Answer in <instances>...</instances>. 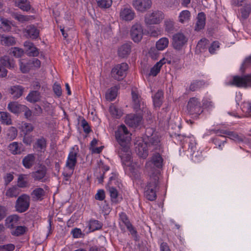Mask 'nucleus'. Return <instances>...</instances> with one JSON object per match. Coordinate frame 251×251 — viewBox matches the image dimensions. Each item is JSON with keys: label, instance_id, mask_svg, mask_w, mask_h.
<instances>
[{"label": "nucleus", "instance_id": "1", "mask_svg": "<svg viewBox=\"0 0 251 251\" xmlns=\"http://www.w3.org/2000/svg\"><path fill=\"white\" fill-rule=\"evenodd\" d=\"M152 130L151 128L147 129L146 132V137L144 138V144L140 146L138 145L137 151L139 155L143 158H146L148 156V151H154L160 149V139L158 136L155 133H151Z\"/></svg>", "mask_w": 251, "mask_h": 251}, {"label": "nucleus", "instance_id": "2", "mask_svg": "<svg viewBox=\"0 0 251 251\" xmlns=\"http://www.w3.org/2000/svg\"><path fill=\"white\" fill-rule=\"evenodd\" d=\"M159 172L158 170L151 172L150 175L149 181L145 188L144 195L149 201L156 199V189L158 185Z\"/></svg>", "mask_w": 251, "mask_h": 251}, {"label": "nucleus", "instance_id": "3", "mask_svg": "<svg viewBox=\"0 0 251 251\" xmlns=\"http://www.w3.org/2000/svg\"><path fill=\"white\" fill-rule=\"evenodd\" d=\"M131 134L128 131L127 127L124 125L118 127L115 132V137L117 141L125 151L128 150V145L130 140Z\"/></svg>", "mask_w": 251, "mask_h": 251}, {"label": "nucleus", "instance_id": "4", "mask_svg": "<svg viewBox=\"0 0 251 251\" xmlns=\"http://www.w3.org/2000/svg\"><path fill=\"white\" fill-rule=\"evenodd\" d=\"M164 18V15L161 11L154 10L147 14L145 16V23L146 25L160 24Z\"/></svg>", "mask_w": 251, "mask_h": 251}, {"label": "nucleus", "instance_id": "5", "mask_svg": "<svg viewBox=\"0 0 251 251\" xmlns=\"http://www.w3.org/2000/svg\"><path fill=\"white\" fill-rule=\"evenodd\" d=\"M30 199L29 196L23 194L19 196L15 203V209L20 213H23L27 210L30 205Z\"/></svg>", "mask_w": 251, "mask_h": 251}, {"label": "nucleus", "instance_id": "6", "mask_svg": "<svg viewBox=\"0 0 251 251\" xmlns=\"http://www.w3.org/2000/svg\"><path fill=\"white\" fill-rule=\"evenodd\" d=\"M128 66L126 63H122L115 66L111 70V76L115 79L121 80L126 75Z\"/></svg>", "mask_w": 251, "mask_h": 251}, {"label": "nucleus", "instance_id": "7", "mask_svg": "<svg viewBox=\"0 0 251 251\" xmlns=\"http://www.w3.org/2000/svg\"><path fill=\"white\" fill-rule=\"evenodd\" d=\"M187 110L191 115H199L202 112L201 103L195 98H191L187 104Z\"/></svg>", "mask_w": 251, "mask_h": 251}, {"label": "nucleus", "instance_id": "8", "mask_svg": "<svg viewBox=\"0 0 251 251\" xmlns=\"http://www.w3.org/2000/svg\"><path fill=\"white\" fill-rule=\"evenodd\" d=\"M131 4L136 11L143 13L151 7L152 1L151 0H133Z\"/></svg>", "mask_w": 251, "mask_h": 251}, {"label": "nucleus", "instance_id": "9", "mask_svg": "<svg viewBox=\"0 0 251 251\" xmlns=\"http://www.w3.org/2000/svg\"><path fill=\"white\" fill-rule=\"evenodd\" d=\"M187 38L181 33H177L173 36L172 45L177 50H180L187 42Z\"/></svg>", "mask_w": 251, "mask_h": 251}, {"label": "nucleus", "instance_id": "10", "mask_svg": "<svg viewBox=\"0 0 251 251\" xmlns=\"http://www.w3.org/2000/svg\"><path fill=\"white\" fill-rule=\"evenodd\" d=\"M135 16V13L132 9L127 5H124L120 10V18L122 20L130 21Z\"/></svg>", "mask_w": 251, "mask_h": 251}, {"label": "nucleus", "instance_id": "11", "mask_svg": "<svg viewBox=\"0 0 251 251\" xmlns=\"http://www.w3.org/2000/svg\"><path fill=\"white\" fill-rule=\"evenodd\" d=\"M143 30L142 25L139 24L134 25L130 30V35L135 42H139L142 38Z\"/></svg>", "mask_w": 251, "mask_h": 251}, {"label": "nucleus", "instance_id": "12", "mask_svg": "<svg viewBox=\"0 0 251 251\" xmlns=\"http://www.w3.org/2000/svg\"><path fill=\"white\" fill-rule=\"evenodd\" d=\"M142 117L141 116L130 114L128 115L125 119L126 124L132 127H136L141 123Z\"/></svg>", "mask_w": 251, "mask_h": 251}, {"label": "nucleus", "instance_id": "13", "mask_svg": "<svg viewBox=\"0 0 251 251\" xmlns=\"http://www.w3.org/2000/svg\"><path fill=\"white\" fill-rule=\"evenodd\" d=\"M47 169L45 166L41 165L39 169L31 173V176L35 181H41L44 182L43 179L47 174Z\"/></svg>", "mask_w": 251, "mask_h": 251}, {"label": "nucleus", "instance_id": "14", "mask_svg": "<svg viewBox=\"0 0 251 251\" xmlns=\"http://www.w3.org/2000/svg\"><path fill=\"white\" fill-rule=\"evenodd\" d=\"M25 91V88L20 85L12 86L9 89V93L13 99L16 100L21 97Z\"/></svg>", "mask_w": 251, "mask_h": 251}, {"label": "nucleus", "instance_id": "15", "mask_svg": "<svg viewBox=\"0 0 251 251\" xmlns=\"http://www.w3.org/2000/svg\"><path fill=\"white\" fill-rule=\"evenodd\" d=\"M0 62L4 67L10 70H14L16 67L14 59L7 55L1 57Z\"/></svg>", "mask_w": 251, "mask_h": 251}, {"label": "nucleus", "instance_id": "16", "mask_svg": "<svg viewBox=\"0 0 251 251\" xmlns=\"http://www.w3.org/2000/svg\"><path fill=\"white\" fill-rule=\"evenodd\" d=\"M119 216L120 220V225H121V222H122L126 226L131 234H136L137 231L131 225L127 215L125 213L122 212L120 214Z\"/></svg>", "mask_w": 251, "mask_h": 251}, {"label": "nucleus", "instance_id": "17", "mask_svg": "<svg viewBox=\"0 0 251 251\" xmlns=\"http://www.w3.org/2000/svg\"><path fill=\"white\" fill-rule=\"evenodd\" d=\"M249 82V79L246 76L240 77L234 76L233 80L229 83L230 85H235L238 87H246Z\"/></svg>", "mask_w": 251, "mask_h": 251}, {"label": "nucleus", "instance_id": "18", "mask_svg": "<svg viewBox=\"0 0 251 251\" xmlns=\"http://www.w3.org/2000/svg\"><path fill=\"white\" fill-rule=\"evenodd\" d=\"M19 217L16 215L8 216L5 220V225L10 229L14 228L19 224Z\"/></svg>", "mask_w": 251, "mask_h": 251}, {"label": "nucleus", "instance_id": "19", "mask_svg": "<svg viewBox=\"0 0 251 251\" xmlns=\"http://www.w3.org/2000/svg\"><path fill=\"white\" fill-rule=\"evenodd\" d=\"M77 153L74 151H71L69 154L66 166L71 170H74L75 169L77 162Z\"/></svg>", "mask_w": 251, "mask_h": 251}, {"label": "nucleus", "instance_id": "20", "mask_svg": "<svg viewBox=\"0 0 251 251\" xmlns=\"http://www.w3.org/2000/svg\"><path fill=\"white\" fill-rule=\"evenodd\" d=\"M15 6L18 7L24 11H28L30 10L31 6L28 0H13Z\"/></svg>", "mask_w": 251, "mask_h": 251}, {"label": "nucleus", "instance_id": "21", "mask_svg": "<svg viewBox=\"0 0 251 251\" xmlns=\"http://www.w3.org/2000/svg\"><path fill=\"white\" fill-rule=\"evenodd\" d=\"M131 43L123 44L118 50V54L120 57L125 58L131 52Z\"/></svg>", "mask_w": 251, "mask_h": 251}, {"label": "nucleus", "instance_id": "22", "mask_svg": "<svg viewBox=\"0 0 251 251\" xmlns=\"http://www.w3.org/2000/svg\"><path fill=\"white\" fill-rule=\"evenodd\" d=\"M35 156L33 154H28L22 160V164L26 169H30L35 162Z\"/></svg>", "mask_w": 251, "mask_h": 251}, {"label": "nucleus", "instance_id": "23", "mask_svg": "<svg viewBox=\"0 0 251 251\" xmlns=\"http://www.w3.org/2000/svg\"><path fill=\"white\" fill-rule=\"evenodd\" d=\"M25 35L32 39L37 38L39 34V30L33 25H29L26 26L25 29Z\"/></svg>", "mask_w": 251, "mask_h": 251}, {"label": "nucleus", "instance_id": "24", "mask_svg": "<svg viewBox=\"0 0 251 251\" xmlns=\"http://www.w3.org/2000/svg\"><path fill=\"white\" fill-rule=\"evenodd\" d=\"M29 186L28 181V175L25 174H20L17 179V186L18 188H25Z\"/></svg>", "mask_w": 251, "mask_h": 251}, {"label": "nucleus", "instance_id": "25", "mask_svg": "<svg viewBox=\"0 0 251 251\" xmlns=\"http://www.w3.org/2000/svg\"><path fill=\"white\" fill-rule=\"evenodd\" d=\"M45 195V191L42 188H35L31 193V196L33 200L41 201Z\"/></svg>", "mask_w": 251, "mask_h": 251}, {"label": "nucleus", "instance_id": "26", "mask_svg": "<svg viewBox=\"0 0 251 251\" xmlns=\"http://www.w3.org/2000/svg\"><path fill=\"white\" fill-rule=\"evenodd\" d=\"M205 25V15L204 13H199L197 17V21L195 26V30L199 31L203 28Z\"/></svg>", "mask_w": 251, "mask_h": 251}, {"label": "nucleus", "instance_id": "27", "mask_svg": "<svg viewBox=\"0 0 251 251\" xmlns=\"http://www.w3.org/2000/svg\"><path fill=\"white\" fill-rule=\"evenodd\" d=\"M22 144L17 142H13L9 144L8 149L11 153L14 155L20 154L22 151Z\"/></svg>", "mask_w": 251, "mask_h": 251}, {"label": "nucleus", "instance_id": "28", "mask_svg": "<svg viewBox=\"0 0 251 251\" xmlns=\"http://www.w3.org/2000/svg\"><path fill=\"white\" fill-rule=\"evenodd\" d=\"M25 108V106L19 104L17 102H11L8 105L9 110L14 113H18L22 110L24 111V109Z\"/></svg>", "mask_w": 251, "mask_h": 251}, {"label": "nucleus", "instance_id": "29", "mask_svg": "<svg viewBox=\"0 0 251 251\" xmlns=\"http://www.w3.org/2000/svg\"><path fill=\"white\" fill-rule=\"evenodd\" d=\"M20 190L16 186H13L7 189L5 192V196L8 198H16L20 194Z\"/></svg>", "mask_w": 251, "mask_h": 251}, {"label": "nucleus", "instance_id": "30", "mask_svg": "<svg viewBox=\"0 0 251 251\" xmlns=\"http://www.w3.org/2000/svg\"><path fill=\"white\" fill-rule=\"evenodd\" d=\"M163 98V92L161 90H158L157 92L152 97L153 104L155 107L159 108L162 103V99Z\"/></svg>", "mask_w": 251, "mask_h": 251}, {"label": "nucleus", "instance_id": "31", "mask_svg": "<svg viewBox=\"0 0 251 251\" xmlns=\"http://www.w3.org/2000/svg\"><path fill=\"white\" fill-rule=\"evenodd\" d=\"M1 44L2 45L10 46L14 45L16 44L15 39L12 36H5L4 35H1Z\"/></svg>", "mask_w": 251, "mask_h": 251}, {"label": "nucleus", "instance_id": "32", "mask_svg": "<svg viewBox=\"0 0 251 251\" xmlns=\"http://www.w3.org/2000/svg\"><path fill=\"white\" fill-rule=\"evenodd\" d=\"M40 93L35 90L30 92L26 98V100L30 102H35L40 100Z\"/></svg>", "mask_w": 251, "mask_h": 251}, {"label": "nucleus", "instance_id": "33", "mask_svg": "<svg viewBox=\"0 0 251 251\" xmlns=\"http://www.w3.org/2000/svg\"><path fill=\"white\" fill-rule=\"evenodd\" d=\"M27 230V228L25 226H17L11 231V233L13 236H20L24 234Z\"/></svg>", "mask_w": 251, "mask_h": 251}, {"label": "nucleus", "instance_id": "34", "mask_svg": "<svg viewBox=\"0 0 251 251\" xmlns=\"http://www.w3.org/2000/svg\"><path fill=\"white\" fill-rule=\"evenodd\" d=\"M118 87L114 86L109 89L105 94V98L107 100L112 101L114 100L117 94Z\"/></svg>", "mask_w": 251, "mask_h": 251}, {"label": "nucleus", "instance_id": "35", "mask_svg": "<svg viewBox=\"0 0 251 251\" xmlns=\"http://www.w3.org/2000/svg\"><path fill=\"white\" fill-rule=\"evenodd\" d=\"M169 45V39L166 37L160 39L156 43V47L158 50H162L166 48Z\"/></svg>", "mask_w": 251, "mask_h": 251}, {"label": "nucleus", "instance_id": "36", "mask_svg": "<svg viewBox=\"0 0 251 251\" xmlns=\"http://www.w3.org/2000/svg\"><path fill=\"white\" fill-rule=\"evenodd\" d=\"M118 154L121 159L125 161H130L131 159V156L129 151V147L128 146V150L127 151H125L123 150V147L120 146V149L118 151Z\"/></svg>", "mask_w": 251, "mask_h": 251}, {"label": "nucleus", "instance_id": "37", "mask_svg": "<svg viewBox=\"0 0 251 251\" xmlns=\"http://www.w3.org/2000/svg\"><path fill=\"white\" fill-rule=\"evenodd\" d=\"M109 112L112 116L116 118H120L123 115L122 110L114 105H111L109 107Z\"/></svg>", "mask_w": 251, "mask_h": 251}, {"label": "nucleus", "instance_id": "38", "mask_svg": "<svg viewBox=\"0 0 251 251\" xmlns=\"http://www.w3.org/2000/svg\"><path fill=\"white\" fill-rule=\"evenodd\" d=\"M0 120L2 123L6 125L12 124V121L10 114L6 112H0Z\"/></svg>", "mask_w": 251, "mask_h": 251}, {"label": "nucleus", "instance_id": "39", "mask_svg": "<svg viewBox=\"0 0 251 251\" xmlns=\"http://www.w3.org/2000/svg\"><path fill=\"white\" fill-rule=\"evenodd\" d=\"M11 16L14 19L21 23L27 22L31 19V16H30L23 15L18 13H12Z\"/></svg>", "mask_w": 251, "mask_h": 251}, {"label": "nucleus", "instance_id": "40", "mask_svg": "<svg viewBox=\"0 0 251 251\" xmlns=\"http://www.w3.org/2000/svg\"><path fill=\"white\" fill-rule=\"evenodd\" d=\"M151 163L157 168H161L163 163V159L161 155L159 153L154 154L152 156Z\"/></svg>", "mask_w": 251, "mask_h": 251}, {"label": "nucleus", "instance_id": "41", "mask_svg": "<svg viewBox=\"0 0 251 251\" xmlns=\"http://www.w3.org/2000/svg\"><path fill=\"white\" fill-rule=\"evenodd\" d=\"M34 148L36 149L38 151H42L46 147V141L44 138L38 139L34 146Z\"/></svg>", "mask_w": 251, "mask_h": 251}, {"label": "nucleus", "instance_id": "42", "mask_svg": "<svg viewBox=\"0 0 251 251\" xmlns=\"http://www.w3.org/2000/svg\"><path fill=\"white\" fill-rule=\"evenodd\" d=\"M190 17V12L188 10H183L180 12L179 15V21L183 23L185 22L188 21Z\"/></svg>", "mask_w": 251, "mask_h": 251}, {"label": "nucleus", "instance_id": "43", "mask_svg": "<svg viewBox=\"0 0 251 251\" xmlns=\"http://www.w3.org/2000/svg\"><path fill=\"white\" fill-rule=\"evenodd\" d=\"M102 224L98 220H91L89 224V229L91 231H95L100 229Z\"/></svg>", "mask_w": 251, "mask_h": 251}, {"label": "nucleus", "instance_id": "44", "mask_svg": "<svg viewBox=\"0 0 251 251\" xmlns=\"http://www.w3.org/2000/svg\"><path fill=\"white\" fill-rule=\"evenodd\" d=\"M0 21L1 22V25L3 27V31H9L11 29V22L8 20L4 18L3 17H0Z\"/></svg>", "mask_w": 251, "mask_h": 251}, {"label": "nucleus", "instance_id": "45", "mask_svg": "<svg viewBox=\"0 0 251 251\" xmlns=\"http://www.w3.org/2000/svg\"><path fill=\"white\" fill-rule=\"evenodd\" d=\"M7 138L9 140H12L14 139L17 136V130L14 127H10L7 130Z\"/></svg>", "mask_w": 251, "mask_h": 251}, {"label": "nucleus", "instance_id": "46", "mask_svg": "<svg viewBox=\"0 0 251 251\" xmlns=\"http://www.w3.org/2000/svg\"><path fill=\"white\" fill-rule=\"evenodd\" d=\"M98 5L102 8L110 7L112 3V0H96Z\"/></svg>", "mask_w": 251, "mask_h": 251}, {"label": "nucleus", "instance_id": "47", "mask_svg": "<svg viewBox=\"0 0 251 251\" xmlns=\"http://www.w3.org/2000/svg\"><path fill=\"white\" fill-rule=\"evenodd\" d=\"M10 53L12 54L15 57L19 58L23 55L24 50L22 49L17 47H14L11 48Z\"/></svg>", "mask_w": 251, "mask_h": 251}, {"label": "nucleus", "instance_id": "48", "mask_svg": "<svg viewBox=\"0 0 251 251\" xmlns=\"http://www.w3.org/2000/svg\"><path fill=\"white\" fill-rule=\"evenodd\" d=\"M133 102V108L136 111L141 110L143 111L144 108V105L143 102L142 101L141 99H139L138 100H136Z\"/></svg>", "mask_w": 251, "mask_h": 251}, {"label": "nucleus", "instance_id": "49", "mask_svg": "<svg viewBox=\"0 0 251 251\" xmlns=\"http://www.w3.org/2000/svg\"><path fill=\"white\" fill-rule=\"evenodd\" d=\"M133 102V108L136 111L141 110L143 111L144 108V105L143 102L142 101L141 99H139L138 100H136Z\"/></svg>", "mask_w": 251, "mask_h": 251}, {"label": "nucleus", "instance_id": "50", "mask_svg": "<svg viewBox=\"0 0 251 251\" xmlns=\"http://www.w3.org/2000/svg\"><path fill=\"white\" fill-rule=\"evenodd\" d=\"M133 102V108L136 111L141 110L143 111L144 108V105L143 102L142 101L141 99H139L138 100H136Z\"/></svg>", "mask_w": 251, "mask_h": 251}, {"label": "nucleus", "instance_id": "51", "mask_svg": "<svg viewBox=\"0 0 251 251\" xmlns=\"http://www.w3.org/2000/svg\"><path fill=\"white\" fill-rule=\"evenodd\" d=\"M28 65L30 66V68L38 69L40 67L41 61L37 58H32L28 61Z\"/></svg>", "mask_w": 251, "mask_h": 251}, {"label": "nucleus", "instance_id": "52", "mask_svg": "<svg viewBox=\"0 0 251 251\" xmlns=\"http://www.w3.org/2000/svg\"><path fill=\"white\" fill-rule=\"evenodd\" d=\"M203 85V82L201 81H196L192 83L189 89L192 91H195L201 88Z\"/></svg>", "mask_w": 251, "mask_h": 251}, {"label": "nucleus", "instance_id": "53", "mask_svg": "<svg viewBox=\"0 0 251 251\" xmlns=\"http://www.w3.org/2000/svg\"><path fill=\"white\" fill-rule=\"evenodd\" d=\"M165 30L168 32H172L174 29V22L171 20H167L165 22Z\"/></svg>", "mask_w": 251, "mask_h": 251}, {"label": "nucleus", "instance_id": "54", "mask_svg": "<svg viewBox=\"0 0 251 251\" xmlns=\"http://www.w3.org/2000/svg\"><path fill=\"white\" fill-rule=\"evenodd\" d=\"M109 192L112 201L114 202H116L117 201L116 199H117V198L118 195V192L116 188H115L113 187H111L109 188Z\"/></svg>", "mask_w": 251, "mask_h": 251}, {"label": "nucleus", "instance_id": "55", "mask_svg": "<svg viewBox=\"0 0 251 251\" xmlns=\"http://www.w3.org/2000/svg\"><path fill=\"white\" fill-rule=\"evenodd\" d=\"M30 69V66L28 65V62L26 64H25L21 60H20V69L23 73H26L28 72Z\"/></svg>", "mask_w": 251, "mask_h": 251}, {"label": "nucleus", "instance_id": "56", "mask_svg": "<svg viewBox=\"0 0 251 251\" xmlns=\"http://www.w3.org/2000/svg\"><path fill=\"white\" fill-rule=\"evenodd\" d=\"M15 249V245L12 244L0 246V251H13Z\"/></svg>", "mask_w": 251, "mask_h": 251}, {"label": "nucleus", "instance_id": "57", "mask_svg": "<svg viewBox=\"0 0 251 251\" xmlns=\"http://www.w3.org/2000/svg\"><path fill=\"white\" fill-rule=\"evenodd\" d=\"M160 67L158 65V64H155V65L151 69L149 75L152 76H156L160 71Z\"/></svg>", "mask_w": 251, "mask_h": 251}, {"label": "nucleus", "instance_id": "58", "mask_svg": "<svg viewBox=\"0 0 251 251\" xmlns=\"http://www.w3.org/2000/svg\"><path fill=\"white\" fill-rule=\"evenodd\" d=\"M250 12V7L242 8L241 9V17L244 19H246L249 16Z\"/></svg>", "mask_w": 251, "mask_h": 251}, {"label": "nucleus", "instance_id": "59", "mask_svg": "<svg viewBox=\"0 0 251 251\" xmlns=\"http://www.w3.org/2000/svg\"><path fill=\"white\" fill-rule=\"evenodd\" d=\"M24 131L26 132V133L31 132L34 128L33 126L30 123H24L23 126Z\"/></svg>", "mask_w": 251, "mask_h": 251}, {"label": "nucleus", "instance_id": "60", "mask_svg": "<svg viewBox=\"0 0 251 251\" xmlns=\"http://www.w3.org/2000/svg\"><path fill=\"white\" fill-rule=\"evenodd\" d=\"M38 49L35 46L33 47L32 49L27 51V54L29 56H37L39 55Z\"/></svg>", "mask_w": 251, "mask_h": 251}, {"label": "nucleus", "instance_id": "61", "mask_svg": "<svg viewBox=\"0 0 251 251\" xmlns=\"http://www.w3.org/2000/svg\"><path fill=\"white\" fill-rule=\"evenodd\" d=\"M105 198V193L103 190H99L95 195V199L97 200L102 201Z\"/></svg>", "mask_w": 251, "mask_h": 251}, {"label": "nucleus", "instance_id": "62", "mask_svg": "<svg viewBox=\"0 0 251 251\" xmlns=\"http://www.w3.org/2000/svg\"><path fill=\"white\" fill-rule=\"evenodd\" d=\"M208 40L206 39H201L198 43L197 45V48L200 50L204 49L206 46L207 45Z\"/></svg>", "mask_w": 251, "mask_h": 251}, {"label": "nucleus", "instance_id": "63", "mask_svg": "<svg viewBox=\"0 0 251 251\" xmlns=\"http://www.w3.org/2000/svg\"><path fill=\"white\" fill-rule=\"evenodd\" d=\"M227 135H228L229 138L232 140L242 141L238 135L234 132L228 131Z\"/></svg>", "mask_w": 251, "mask_h": 251}, {"label": "nucleus", "instance_id": "64", "mask_svg": "<svg viewBox=\"0 0 251 251\" xmlns=\"http://www.w3.org/2000/svg\"><path fill=\"white\" fill-rule=\"evenodd\" d=\"M54 93L58 96L60 97L62 94L61 86L59 85L54 84L53 87Z\"/></svg>", "mask_w": 251, "mask_h": 251}]
</instances>
